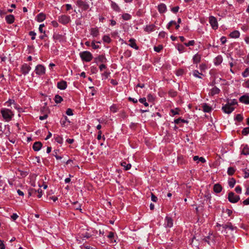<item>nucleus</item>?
Masks as SVG:
<instances>
[{
    "label": "nucleus",
    "instance_id": "f257e3e1",
    "mask_svg": "<svg viewBox=\"0 0 249 249\" xmlns=\"http://www.w3.org/2000/svg\"><path fill=\"white\" fill-rule=\"evenodd\" d=\"M0 111L3 120L7 122L11 121L15 115L14 113L9 108H2Z\"/></svg>",
    "mask_w": 249,
    "mask_h": 249
},
{
    "label": "nucleus",
    "instance_id": "f03ea898",
    "mask_svg": "<svg viewBox=\"0 0 249 249\" xmlns=\"http://www.w3.org/2000/svg\"><path fill=\"white\" fill-rule=\"evenodd\" d=\"M80 56L82 60L85 62H89L93 58L92 54L89 51L81 52L80 53Z\"/></svg>",
    "mask_w": 249,
    "mask_h": 249
},
{
    "label": "nucleus",
    "instance_id": "7ed1b4c3",
    "mask_svg": "<svg viewBox=\"0 0 249 249\" xmlns=\"http://www.w3.org/2000/svg\"><path fill=\"white\" fill-rule=\"evenodd\" d=\"M58 20L63 24H66L71 21V18L69 16L63 15L59 16Z\"/></svg>",
    "mask_w": 249,
    "mask_h": 249
},
{
    "label": "nucleus",
    "instance_id": "20e7f679",
    "mask_svg": "<svg viewBox=\"0 0 249 249\" xmlns=\"http://www.w3.org/2000/svg\"><path fill=\"white\" fill-rule=\"evenodd\" d=\"M228 199L231 203H236L240 199V197L233 192H230L228 195Z\"/></svg>",
    "mask_w": 249,
    "mask_h": 249
},
{
    "label": "nucleus",
    "instance_id": "39448f33",
    "mask_svg": "<svg viewBox=\"0 0 249 249\" xmlns=\"http://www.w3.org/2000/svg\"><path fill=\"white\" fill-rule=\"evenodd\" d=\"M46 69L42 65H38L36 67L35 72L37 75H42L45 74Z\"/></svg>",
    "mask_w": 249,
    "mask_h": 249
},
{
    "label": "nucleus",
    "instance_id": "423d86ee",
    "mask_svg": "<svg viewBox=\"0 0 249 249\" xmlns=\"http://www.w3.org/2000/svg\"><path fill=\"white\" fill-rule=\"evenodd\" d=\"M222 109L225 113L230 114L234 110V108L228 103L222 107Z\"/></svg>",
    "mask_w": 249,
    "mask_h": 249
},
{
    "label": "nucleus",
    "instance_id": "0eeeda50",
    "mask_svg": "<svg viewBox=\"0 0 249 249\" xmlns=\"http://www.w3.org/2000/svg\"><path fill=\"white\" fill-rule=\"evenodd\" d=\"M77 5L83 10H87L89 8V5L85 1L82 0H78L76 1Z\"/></svg>",
    "mask_w": 249,
    "mask_h": 249
},
{
    "label": "nucleus",
    "instance_id": "6e6552de",
    "mask_svg": "<svg viewBox=\"0 0 249 249\" xmlns=\"http://www.w3.org/2000/svg\"><path fill=\"white\" fill-rule=\"evenodd\" d=\"M31 70V66L26 63L23 64L21 66V68H20L21 72L24 75L28 74Z\"/></svg>",
    "mask_w": 249,
    "mask_h": 249
},
{
    "label": "nucleus",
    "instance_id": "1a4fd4ad",
    "mask_svg": "<svg viewBox=\"0 0 249 249\" xmlns=\"http://www.w3.org/2000/svg\"><path fill=\"white\" fill-rule=\"evenodd\" d=\"M209 23L213 29H216L218 27V24L216 18L213 17L211 16L209 18Z\"/></svg>",
    "mask_w": 249,
    "mask_h": 249
},
{
    "label": "nucleus",
    "instance_id": "9d476101",
    "mask_svg": "<svg viewBox=\"0 0 249 249\" xmlns=\"http://www.w3.org/2000/svg\"><path fill=\"white\" fill-rule=\"evenodd\" d=\"M239 101L245 104H249V93L246 94L240 97Z\"/></svg>",
    "mask_w": 249,
    "mask_h": 249
},
{
    "label": "nucleus",
    "instance_id": "9b49d317",
    "mask_svg": "<svg viewBox=\"0 0 249 249\" xmlns=\"http://www.w3.org/2000/svg\"><path fill=\"white\" fill-rule=\"evenodd\" d=\"M240 149L241 154L246 156L249 155V147L247 145H242Z\"/></svg>",
    "mask_w": 249,
    "mask_h": 249
},
{
    "label": "nucleus",
    "instance_id": "f8f14e48",
    "mask_svg": "<svg viewBox=\"0 0 249 249\" xmlns=\"http://www.w3.org/2000/svg\"><path fill=\"white\" fill-rule=\"evenodd\" d=\"M165 226L168 228H171L173 226V220L171 218L166 216L165 219Z\"/></svg>",
    "mask_w": 249,
    "mask_h": 249
},
{
    "label": "nucleus",
    "instance_id": "ddd939ff",
    "mask_svg": "<svg viewBox=\"0 0 249 249\" xmlns=\"http://www.w3.org/2000/svg\"><path fill=\"white\" fill-rule=\"evenodd\" d=\"M128 42H129L128 45L130 47L135 49L136 50H138L139 49V47L136 44V40L134 38H130Z\"/></svg>",
    "mask_w": 249,
    "mask_h": 249
},
{
    "label": "nucleus",
    "instance_id": "4468645a",
    "mask_svg": "<svg viewBox=\"0 0 249 249\" xmlns=\"http://www.w3.org/2000/svg\"><path fill=\"white\" fill-rule=\"evenodd\" d=\"M57 86L59 89L64 90L66 89L67 87V82L64 81H61L57 83Z\"/></svg>",
    "mask_w": 249,
    "mask_h": 249
},
{
    "label": "nucleus",
    "instance_id": "2eb2a0df",
    "mask_svg": "<svg viewBox=\"0 0 249 249\" xmlns=\"http://www.w3.org/2000/svg\"><path fill=\"white\" fill-rule=\"evenodd\" d=\"M96 62V63H106L107 60L106 57L103 55H100L98 56L97 57L95 58Z\"/></svg>",
    "mask_w": 249,
    "mask_h": 249
},
{
    "label": "nucleus",
    "instance_id": "dca6fc26",
    "mask_svg": "<svg viewBox=\"0 0 249 249\" xmlns=\"http://www.w3.org/2000/svg\"><path fill=\"white\" fill-rule=\"evenodd\" d=\"M107 237L110 240V242L111 243H116V240L115 237V234L114 232L110 231L107 235Z\"/></svg>",
    "mask_w": 249,
    "mask_h": 249
},
{
    "label": "nucleus",
    "instance_id": "f3484780",
    "mask_svg": "<svg viewBox=\"0 0 249 249\" xmlns=\"http://www.w3.org/2000/svg\"><path fill=\"white\" fill-rule=\"evenodd\" d=\"M158 9L160 13H163L165 12L167 10L166 6L165 4L160 3L158 5Z\"/></svg>",
    "mask_w": 249,
    "mask_h": 249
},
{
    "label": "nucleus",
    "instance_id": "a211bd4d",
    "mask_svg": "<svg viewBox=\"0 0 249 249\" xmlns=\"http://www.w3.org/2000/svg\"><path fill=\"white\" fill-rule=\"evenodd\" d=\"M219 92L220 89L218 88L214 87L210 90L209 94L211 96H213L215 94H218Z\"/></svg>",
    "mask_w": 249,
    "mask_h": 249
},
{
    "label": "nucleus",
    "instance_id": "6ab92c4d",
    "mask_svg": "<svg viewBox=\"0 0 249 249\" xmlns=\"http://www.w3.org/2000/svg\"><path fill=\"white\" fill-rule=\"evenodd\" d=\"M223 61V58L221 55H219L216 56L214 59V64L215 65L217 66L220 65Z\"/></svg>",
    "mask_w": 249,
    "mask_h": 249
},
{
    "label": "nucleus",
    "instance_id": "aec40b11",
    "mask_svg": "<svg viewBox=\"0 0 249 249\" xmlns=\"http://www.w3.org/2000/svg\"><path fill=\"white\" fill-rule=\"evenodd\" d=\"M90 35L93 37H97L99 35V31L97 28H92L90 30Z\"/></svg>",
    "mask_w": 249,
    "mask_h": 249
},
{
    "label": "nucleus",
    "instance_id": "412c9836",
    "mask_svg": "<svg viewBox=\"0 0 249 249\" xmlns=\"http://www.w3.org/2000/svg\"><path fill=\"white\" fill-rule=\"evenodd\" d=\"M42 147V143L40 142H35L33 146V148L35 151H39Z\"/></svg>",
    "mask_w": 249,
    "mask_h": 249
},
{
    "label": "nucleus",
    "instance_id": "4be33fe9",
    "mask_svg": "<svg viewBox=\"0 0 249 249\" xmlns=\"http://www.w3.org/2000/svg\"><path fill=\"white\" fill-rule=\"evenodd\" d=\"M201 56L198 53H196L193 58V62L194 64H198L201 60Z\"/></svg>",
    "mask_w": 249,
    "mask_h": 249
},
{
    "label": "nucleus",
    "instance_id": "5701e85b",
    "mask_svg": "<svg viewBox=\"0 0 249 249\" xmlns=\"http://www.w3.org/2000/svg\"><path fill=\"white\" fill-rule=\"evenodd\" d=\"M13 105L15 108L18 109L17 105L15 103V102L14 100L9 99L8 101L5 102V105L10 107L11 105Z\"/></svg>",
    "mask_w": 249,
    "mask_h": 249
},
{
    "label": "nucleus",
    "instance_id": "b1692460",
    "mask_svg": "<svg viewBox=\"0 0 249 249\" xmlns=\"http://www.w3.org/2000/svg\"><path fill=\"white\" fill-rule=\"evenodd\" d=\"M46 16L44 14L42 13H39L37 16H36V20L39 22H42L45 19Z\"/></svg>",
    "mask_w": 249,
    "mask_h": 249
},
{
    "label": "nucleus",
    "instance_id": "393cba45",
    "mask_svg": "<svg viewBox=\"0 0 249 249\" xmlns=\"http://www.w3.org/2000/svg\"><path fill=\"white\" fill-rule=\"evenodd\" d=\"M222 228L225 229H229L231 231H233L234 230L236 229V227L233 226L231 223H227L226 224L223 225Z\"/></svg>",
    "mask_w": 249,
    "mask_h": 249
},
{
    "label": "nucleus",
    "instance_id": "a878e982",
    "mask_svg": "<svg viewBox=\"0 0 249 249\" xmlns=\"http://www.w3.org/2000/svg\"><path fill=\"white\" fill-rule=\"evenodd\" d=\"M5 20L9 24L13 23L14 22V16L12 15H9L6 17Z\"/></svg>",
    "mask_w": 249,
    "mask_h": 249
},
{
    "label": "nucleus",
    "instance_id": "bb28decb",
    "mask_svg": "<svg viewBox=\"0 0 249 249\" xmlns=\"http://www.w3.org/2000/svg\"><path fill=\"white\" fill-rule=\"evenodd\" d=\"M239 36H240V33L237 30H234L233 32H232L230 34V36L231 38H238L239 37Z\"/></svg>",
    "mask_w": 249,
    "mask_h": 249
},
{
    "label": "nucleus",
    "instance_id": "cd10ccee",
    "mask_svg": "<svg viewBox=\"0 0 249 249\" xmlns=\"http://www.w3.org/2000/svg\"><path fill=\"white\" fill-rule=\"evenodd\" d=\"M202 107L203 108V110L205 112H210L212 111V109L211 107L207 104H203L202 106Z\"/></svg>",
    "mask_w": 249,
    "mask_h": 249
},
{
    "label": "nucleus",
    "instance_id": "c85d7f7f",
    "mask_svg": "<svg viewBox=\"0 0 249 249\" xmlns=\"http://www.w3.org/2000/svg\"><path fill=\"white\" fill-rule=\"evenodd\" d=\"M155 25L153 24H150L146 25L144 28V31L147 32H151L154 30Z\"/></svg>",
    "mask_w": 249,
    "mask_h": 249
},
{
    "label": "nucleus",
    "instance_id": "c756f323",
    "mask_svg": "<svg viewBox=\"0 0 249 249\" xmlns=\"http://www.w3.org/2000/svg\"><path fill=\"white\" fill-rule=\"evenodd\" d=\"M92 234H90V233H89L88 232H86L85 233H82L81 234H79V237L83 238V239H88L89 237H90Z\"/></svg>",
    "mask_w": 249,
    "mask_h": 249
},
{
    "label": "nucleus",
    "instance_id": "7c9ffc66",
    "mask_svg": "<svg viewBox=\"0 0 249 249\" xmlns=\"http://www.w3.org/2000/svg\"><path fill=\"white\" fill-rule=\"evenodd\" d=\"M213 190L215 193H220L222 190V187L219 184H215L213 186Z\"/></svg>",
    "mask_w": 249,
    "mask_h": 249
},
{
    "label": "nucleus",
    "instance_id": "2f4dec72",
    "mask_svg": "<svg viewBox=\"0 0 249 249\" xmlns=\"http://www.w3.org/2000/svg\"><path fill=\"white\" fill-rule=\"evenodd\" d=\"M121 166H123L125 170L130 169L131 167V165L130 163H126V162L124 161L121 163Z\"/></svg>",
    "mask_w": 249,
    "mask_h": 249
},
{
    "label": "nucleus",
    "instance_id": "473e14b6",
    "mask_svg": "<svg viewBox=\"0 0 249 249\" xmlns=\"http://www.w3.org/2000/svg\"><path fill=\"white\" fill-rule=\"evenodd\" d=\"M111 6L114 10L117 12L120 11V8L119 6L115 2L111 1Z\"/></svg>",
    "mask_w": 249,
    "mask_h": 249
},
{
    "label": "nucleus",
    "instance_id": "72a5a7b5",
    "mask_svg": "<svg viewBox=\"0 0 249 249\" xmlns=\"http://www.w3.org/2000/svg\"><path fill=\"white\" fill-rule=\"evenodd\" d=\"M54 101L57 104L60 103L63 101V98L59 95H56L54 97Z\"/></svg>",
    "mask_w": 249,
    "mask_h": 249
},
{
    "label": "nucleus",
    "instance_id": "f704fd0d",
    "mask_svg": "<svg viewBox=\"0 0 249 249\" xmlns=\"http://www.w3.org/2000/svg\"><path fill=\"white\" fill-rule=\"evenodd\" d=\"M122 17L124 20H128L131 19V16L128 13H124L122 15Z\"/></svg>",
    "mask_w": 249,
    "mask_h": 249
},
{
    "label": "nucleus",
    "instance_id": "c9c22d12",
    "mask_svg": "<svg viewBox=\"0 0 249 249\" xmlns=\"http://www.w3.org/2000/svg\"><path fill=\"white\" fill-rule=\"evenodd\" d=\"M179 109L178 108H176L175 109H173L171 110V115L172 116H175V115L178 114Z\"/></svg>",
    "mask_w": 249,
    "mask_h": 249
},
{
    "label": "nucleus",
    "instance_id": "e433bc0d",
    "mask_svg": "<svg viewBox=\"0 0 249 249\" xmlns=\"http://www.w3.org/2000/svg\"><path fill=\"white\" fill-rule=\"evenodd\" d=\"M193 75L196 77L201 78V77L200 76V75H202V73H199L197 70L194 71L193 72Z\"/></svg>",
    "mask_w": 249,
    "mask_h": 249
},
{
    "label": "nucleus",
    "instance_id": "4c0bfd02",
    "mask_svg": "<svg viewBox=\"0 0 249 249\" xmlns=\"http://www.w3.org/2000/svg\"><path fill=\"white\" fill-rule=\"evenodd\" d=\"M235 171V169L233 167H230L228 168L227 173L229 175L231 176L234 173Z\"/></svg>",
    "mask_w": 249,
    "mask_h": 249
},
{
    "label": "nucleus",
    "instance_id": "58836bf2",
    "mask_svg": "<svg viewBox=\"0 0 249 249\" xmlns=\"http://www.w3.org/2000/svg\"><path fill=\"white\" fill-rule=\"evenodd\" d=\"M103 40L105 42L109 43L111 41L110 37L107 35H105L103 37Z\"/></svg>",
    "mask_w": 249,
    "mask_h": 249
},
{
    "label": "nucleus",
    "instance_id": "ea45409f",
    "mask_svg": "<svg viewBox=\"0 0 249 249\" xmlns=\"http://www.w3.org/2000/svg\"><path fill=\"white\" fill-rule=\"evenodd\" d=\"M58 152V150H54L53 151V156H54L55 157V158L57 160H61V159H62V157L61 156H59L58 155V154H57Z\"/></svg>",
    "mask_w": 249,
    "mask_h": 249
},
{
    "label": "nucleus",
    "instance_id": "a19ab883",
    "mask_svg": "<svg viewBox=\"0 0 249 249\" xmlns=\"http://www.w3.org/2000/svg\"><path fill=\"white\" fill-rule=\"evenodd\" d=\"M139 102L143 104L145 107L148 106V104L146 102V100L145 98H142L139 99Z\"/></svg>",
    "mask_w": 249,
    "mask_h": 249
},
{
    "label": "nucleus",
    "instance_id": "79ce46f5",
    "mask_svg": "<svg viewBox=\"0 0 249 249\" xmlns=\"http://www.w3.org/2000/svg\"><path fill=\"white\" fill-rule=\"evenodd\" d=\"M244 77H247L249 76V68L246 69L245 71L242 74Z\"/></svg>",
    "mask_w": 249,
    "mask_h": 249
},
{
    "label": "nucleus",
    "instance_id": "37998d69",
    "mask_svg": "<svg viewBox=\"0 0 249 249\" xmlns=\"http://www.w3.org/2000/svg\"><path fill=\"white\" fill-rule=\"evenodd\" d=\"M213 238H214V236L213 235H209V236L204 238L203 239V240L205 242H207L208 244L211 245V241L210 240H209L208 239Z\"/></svg>",
    "mask_w": 249,
    "mask_h": 249
},
{
    "label": "nucleus",
    "instance_id": "c03bdc74",
    "mask_svg": "<svg viewBox=\"0 0 249 249\" xmlns=\"http://www.w3.org/2000/svg\"><path fill=\"white\" fill-rule=\"evenodd\" d=\"M73 207L75 209L81 211V205L78 202H75L73 203Z\"/></svg>",
    "mask_w": 249,
    "mask_h": 249
},
{
    "label": "nucleus",
    "instance_id": "a18cd8bd",
    "mask_svg": "<svg viewBox=\"0 0 249 249\" xmlns=\"http://www.w3.org/2000/svg\"><path fill=\"white\" fill-rule=\"evenodd\" d=\"M177 49L180 53H182L184 51V47L182 45H178L177 47Z\"/></svg>",
    "mask_w": 249,
    "mask_h": 249
},
{
    "label": "nucleus",
    "instance_id": "49530a36",
    "mask_svg": "<svg viewBox=\"0 0 249 249\" xmlns=\"http://www.w3.org/2000/svg\"><path fill=\"white\" fill-rule=\"evenodd\" d=\"M235 183V180L233 178H232L229 181V185L231 188L233 187Z\"/></svg>",
    "mask_w": 249,
    "mask_h": 249
},
{
    "label": "nucleus",
    "instance_id": "de8ad7c7",
    "mask_svg": "<svg viewBox=\"0 0 249 249\" xmlns=\"http://www.w3.org/2000/svg\"><path fill=\"white\" fill-rule=\"evenodd\" d=\"M91 46L92 47L93 49H97L100 48V46L98 45H96L95 41L94 40L92 41L91 43Z\"/></svg>",
    "mask_w": 249,
    "mask_h": 249
},
{
    "label": "nucleus",
    "instance_id": "09e8293b",
    "mask_svg": "<svg viewBox=\"0 0 249 249\" xmlns=\"http://www.w3.org/2000/svg\"><path fill=\"white\" fill-rule=\"evenodd\" d=\"M154 49L155 52L159 53L162 49V46L161 45L155 46L154 47Z\"/></svg>",
    "mask_w": 249,
    "mask_h": 249
},
{
    "label": "nucleus",
    "instance_id": "8fccbe9b",
    "mask_svg": "<svg viewBox=\"0 0 249 249\" xmlns=\"http://www.w3.org/2000/svg\"><path fill=\"white\" fill-rule=\"evenodd\" d=\"M195 42L194 40H190L188 43H185L184 45L187 46L189 47L190 46H194L195 45Z\"/></svg>",
    "mask_w": 249,
    "mask_h": 249
},
{
    "label": "nucleus",
    "instance_id": "3c124183",
    "mask_svg": "<svg viewBox=\"0 0 249 249\" xmlns=\"http://www.w3.org/2000/svg\"><path fill=\"white\" fill-rule=\"evenodd\" d=\"M29 34L31 36L32 40H34L35 39L36 33L34 31H30Z\"/></svg>",
    "mask_w": 249,
    "mask_h": 249
},
{
    "label": "nucleus",
    "instance_id": "603ef678",
    "mask_svg": "<svg viewBox=\"0 0 249 249\" xmlns=\"http://www.w3.org/2000/svg\"><path fill=\"white\" fill-rule=\"evenodd\" d=\"M249 133V127H246L242 130V134L244 135H247Z\"/></svg>",
    "mask_w": 249,
    "mask_h": 249
},
{
    "label": "nucleus",
    "instance_id": "864d4df0",
    "mask_svg": "<svg viewBox=\"0 0 249 249\" xmlns=\"http://www.w3.org/2000/svg\"><path fill=\"white\" fill-rule=\"evenodd\" d=\"M110 111L112 112H116L117 111V108L115 105H112L110 107Z\"/></svg>",
    "mask_w": 249,
    "mask_h": 249
},
{
    "label": "nucleus",
    "instance_id": "5fc2aeb1",
    "mask_svg": "<svg viewBox=\"0 0 249 249\" xmlns=\"http://www.w3.org/2000/svg\"><path fill=\"white\" fill-rule=\"evenodd\" d=\"M243 119V117L241 114H237L236 116L235 119L238 122H241Z\"/></svg>",
    "mask_w": 249,
    "mask_h": 249
},
{
    "label": "nucleus",
    "instance_id": "6e6d98bb",
    "mask_svg": "<svg viewBox=\"0 0 249 249\" xmlns=\"http://www.w3.org/2000/svg\"><path fill=\"white\" fill-rule=\"evenodd\" d=\"M166 35H167L166 33H165V32H163V31L160 32L159 34V36L160 38H164Z\"/></svg>",
    "mask_w": 249,
    "mask_h": 249
},
{
    "label": "nucleus",
    "instance_id": "4d7b16f0",
    "mask_svg": "<svg viewBox=\"0 0 249 249\" xmlns=\"http://www.w3.org/2000/svg\"><path fill=\"white\" fill-rule=\"evenodd\" d=\"M44 27V24H40L39 27V31L41 33H44L45 34V32L43 30V28Z\"/></svg>",
    "mask_w": 249,
    "mask_h": 249
},
{
    "label": "nucleus",
    "instance_id": "13d9d810",
    "mask_svg": "<svg viewBox=\"0 0 249 249\" xmlns=\"http://www.w3.org/2000/svg\"><path fill=\"white\" fill-rule=\"evenodd\" d=\"M235 190L238 194H241L242 192V188L239 186H237L235 187Z\"/></svg>",
    "mask_w": 249,
    "mask_h": 249
},
{
    "label": "nucleus",
    "instance_id": "bf43d9fd",
    "mask_svg": "<svg viewBox=\"0 0 249 249\" xmlns=\"http://www.w3.org/2000/svg\"><path fill=\"white\" fill-rule=\"evenodd\" d=\"M244 178H249V170H244Z\"/></svg>",
    "mask_w": 249,
    "mask_h": 249
},
{
    "label": "nucleus",
    "instance_id": "052dcab7",
    "mask_svg": "<svg viewBox=\"0 0 249 249\" xmlns=\"http://www.w3.org/2000/svg\"><path fill=\"white\" fill-rule=\"evenodd\" d=\"M184 73V71L182 69H180V70H178L177 71V72H176V74L178 75V76H180V75H181L183 74Z\"/></svg>",
    "mask_w": 249,
    "mask_h": 249
},
{
    "label": "nucleus",
    "instance_id": "680f3d73",
    "mask_svg": "<svg viewBox=\"0 0 249 249\" xmlns=\"http://www.w3.org/2000/svg\"><path fill=\"white\" fill-rule=\"evenodd\" d=\"M179 10V7L178 6H175L171 8V11L173 12L174 13H176Z\"/></svg>",
    "mask_w": 249,
    "mask_h": 249
},
{
    "label": "nucleus",
    "instance_id": "e2e57ef3",
    "mask_svg": "<svg viewBox=\"0 0 249 249\" xmlns=\"http://www.w3.org/2000/svg\"><path fill=\"white\" fill-rule=\"evenodd\" d=\"M66 114H67V115H68L69 116L72 115H73L72 110L71 109V108H68L66 111Z\"/></svg>",
    "mask_w": 249,
    "mask_h": 249
},
{
    "label": "nucleus",
    "instance_id": "0e129e2a",
    "mask_svg": "<svg viewBox=\"0 0 249 249\" xmlns=\"http://www.w3.org/2000/svg\"><path fill=\"white\" fill-rule=\"evenodd\" d=\"M37 192V196L38 197V198H40L42 196V190L41 189H38L37 190V191H36V193Z\"/></svg>",
    "mask_w": 249,
    "mask_h": 249
},
{
    "label": "nucleus",
    "instance_id": "69168bd1",
    "mask_svg": "<svg viewBox=\"0 0 249 249\" xmlns=\"http://www.w3.org/2000/svg\"><path fill=\"white\" fill-rule=\"evenodd\" d=\"M174 122L176 124H178L180 122H183V123L185 122V121L180 118H178V119L175 120Z\"/></svg>",
    "mask_w": 249,
    "mask_h": 249
},
{
    "label": "nucleus",
    "instance_id": "338daca9",
    "mask_svg": "<svg viewBox=\"0 0 249 249\" xmlns=\"http://www.w3.org/2000/svg\"><path fill=\"white\" fill-rule=\"evenodd\" d=\"M176 24V22L175 21L172 20L170 21L167 25V28L169 29V28L172 26L173 25Z\"/></svg>",
    "mask_w": 249,
    "mask_h": 249
},
{
    "label": "nucleus",
    "instance_id": "774afa93",
    "mask_svg": "<svg viewBox=\"0 0 249 249\" xmlns=\"http://www.w3.org/2000/svg\"><path fill=\"white\" fill-rule=\"evenodd\" d=\"M169 94L172 97H175L177 95V92L174 90L169 91Z\"/></svg>",
    "mask_w": 249,
    "mask_h": 249
}]
</instances>
